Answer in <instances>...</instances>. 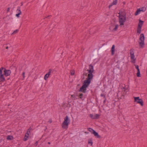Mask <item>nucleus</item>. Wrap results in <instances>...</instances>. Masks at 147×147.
Wrapping results in <instances>:
<instances>
[{
	"label": "nucleus",
	"instance_id": "nucleus-34",
	"mask_svg": "<svg viewBox=\"0 0 147 147\" xmlns=\"http://www.w3.org/2000/svg\"><path fill=\"white\" fill-rule=\"evenodd\" d=\"M31 129L32 128H31L30 127V128L28 129V132H29V133H30V131Z\"/></svg>",
	"mask_w": 147,
	"mask_h": 147
},
{
	"label": "nucleus",
	"instance_id": "nucleus-23",
	"mask_svg": "<svg viewBox=\"0 0 147 147\" xmlns=\"http://www.w3.org/2000/svg\"><path fill=\"white\" fill-rule=\"evenodd\" d=\"M49 75H48L47 74H46L44 77V79L45 80H46L47 78L49 77Z\"/></svg>",
	"mask_w": 147,
	"mask_h": 147
},
{
	"label": "nucleus",
	"instance_id": "nucleus-42",
	"mask_svg": "<svg viewBox=\"0 0 147 147\" xmlns=\"http://www.w3.org/2000/svg\"><path fill=\"white\" fill-rule=\"evenodd\" d=\"M24 74H25V73H24V72H23V73H22V75H23V77H24Z\"/></svg>",
	"mask_w": 147,
	"mask_h": 147
},
{
	"label": "nucleus",
	"instance_id": "nucleus-2",
	"mask_svg": "<svg viewBox=\"0 0 147 147\" xmlns=\"http://www.w3.org/2000/svg\"><path fill=\"white\" fill-rule=\"evenodd\" d=\"M69 123L70 120L68 116H66L64 118V121L62 123V125L63 128L67 129L68 128V125Z\"/></svg>",
	"mask_w": 147,
	"mask_h": 147
},
{
	"label": "nucleus",
	"instance_id": "nucleus-31",
	"mask_svg": "<svg viewBox=\"0 0 147 147\" xmlns=\"http://www.w3.org/2000/svg\"><path fill=\"white\" fill-rule=\"evenodd\" d=\"M126 89H127V88H126V86H125L124 87H123V88L122 90L124 92H125V90H126Z\"/></svg>",
	"mask_w": 147,
	"mask_h": 147
},
{
	"label": "nucleus",
	"instance_id": "nucleus-29",
	"mask_svg": "<svg viewBox=\"0 0 147 147\" xmlns=\"http://www.w3.org/2000/svg\"><path fill=\"white\" fill-rule=\"evenodd\" d=\"M6 45H8V46H7L6 47H5V49H8L9 48L11 47L10 45L9 44H6Z\"/></svg>",
	"mask_w": 147,
	"mask_h": 147
},
{
	"label": "nucleus",
	"instance_id": "nucleus-19",
	"mask_svg": "<svg viewBox=\"0 0 147 147\" xmlns=\"http://www.w3.org/2000/svg\"><path fill=\"white\" fill-rule=\"evenodd\" d=\"M115 45H113L111 49V54L112 55H113L114 54V52L115 51Z\"/></svg>",
	"mask_w": 147,
	"mask_h": 147
},
{
	"label": "nucleus",
	"instance_id": "nucleus-5",
	"mask_svg": "<svg viewBox=\"0 0 147 147\" xmlns=\"http://www.w3.org/2000/svg\"><path fill=\"white\" fill-rule=\"evenodd\" d=\"M87 71H88L89 74H88V76L93 77V74L92 73L94 71L93 66L92 64H90L89 65V69L87 70Z\"/></svg>",
	"mask_w": 147,
	"mask_h": 147
},
{
	"label": "nucleus",
	"instance_id": "nucleus-28",
	"mask_svg": "<svg viewBox=\"0 0 147 147\" xmlns=\"http://www.w3.org/2000/svg\"><path fill=\"white\" fill-rule=\"evenodd\" d=\"M102 97L103 98V99L104 100V103L105 100H106V99L105 97V96L104 95H102Z\"/></svg>",
	"mask_w": 147,
	"mask_h": 147
},
{
	"label": "nucleus",
	"instance_id": "nucleus-11",
	"mask_svg": "<svg viewBox=\"0 0 147 147\" xmlns=\"http://www.w3.org/2000/svg\"><path fill=\"white\" fill-rule=\"evenodd\" d=\"M87 88V87L83 85L80 88L79 91L85 93L86 92Z\"/></svg>",
	"mask_w": 147,
	"mask_h": 147
},
{
	"label": "nucleus",
	"instance_id": "nucleus-18",
	"mask_svg": "<svg viewBox=\"0 0 147 147\" xmlns=\"http://www.w3.org/2000/svg\"><path fill=\"white\" fill-rule=\"evenodd\" d=\"M7 139L8 140H12L13 139V136L8 135L7 136Z\"/></svg>",
	"mask_w": 147,
	"mask_h": 147
},
{
	"label": "nucleus",
	"instance_id": "nucleus-49",
	"mask_svg": "<svg viewBox=\"0 0 147 147\" xmlns=\"http://www.w3.org/2000/svg\"><path fill=\"white\" fill-rule=\"evenodd\" d=\"M5 45V44H4V45H3V46H4V47Z\"/></svg>",
	"mask_w": 147,
	"mask_h": 147
},
{
	"label": "nucleus",
	"instance_id": "nucleus-14",
	"mask_svg": "<svg viewBox=\"0 0 147 147\" xmlns=\"http://www.w3.org/2000/svg\"><path fill=\"white\" fill-rule=\"evenodd\" d=\"M0 80L2 82H4L5 80L3 74H0Z\"/></svg>",
	"mask_w": 147,
	"mask_h": 147
},
{
	"label": "nucleus",
	"instance_id": "nucleus-4",
	"mask_svg": "<svg viewBox=\"0 0 147 147\" xmlns=\"http://www.w3.org/2000/svg\"><path fill=\"white\" fill-rule=\"evenodd\" d=\"M92 78L93 77L88 76L86 80L84 81L83 85L87 87L90 83L91 80Z\"/></svg>",
	"mask_w": 147,
	"mask_h": 147
},
{
	"label": "nucleus",
	"instance_id": "nucleus-32",
	"mask_svg": "<svg viewBox=\"0 0 147 147\" xmlns=\"http://www.w3.org/2000/svg\"><path fill=\"white\" fill-rule=\"evenodd\" d=\"M74 74V71H71V76L73 75Z\"/></svg>",
	"mask_w": 147,
	"mask_h": 147
},
{
	"label": "nucleus",
	"instance_id": "nucleus-45",
	"mask_svg": "<svg viewBox=\"0 0 147 147\" xmlns=\"http://www.w3.org/2000/svg\"><path fill=\"white\" fill-rule=\"evenodd\" d=\"M48 144H50V142H48Z\"/></svg>",
	"mask_w": 147,
	"mask_h": 147
},
{
	"label": "nucleus",
	"instance_id": "nucleus-17",
	"mask_svg": "<svg viewBox=\"0 0 147 147\" xmlns=\"http://www.w3.org/2000/svg\"><path fill=\"white\" fill-rule=\"evenodd\" d=\"M144 22L140 20H139V22L138 24V27L141 28L142 26L143 25Z\"/></svg>",
	"mask_w": 147,
	"mask_h": 147
},
{
	"label": "nucleus",
	"instance_id": "nucleus-37",
	"mask_svg": "<svg viewBox=\"0 0 147 147\" xmlns=\"http://www.w3.org/2000/svg\"><path fill=\"white\" fill-rule=\"evenodd\" d=\"M10 9V7H8V8L7 9V13L9 11Z\"/></svg>",
	"mask_w": 147,
	"mask_h": 147
},
{
	"label": "nucleus",
	"instance_id": "nucleus-25",
	"mask_svg": "<svg viewBox=\"0 0 147 147\" xmlns=\"http://www.w3.org/2000/svg\"><path fill=\"white\" fill-rule=\"evenodd\" d=\"M88 143L89 144H90L91 146H92L93 144L92 140L91 139L89 140L88 141Z\"/></svg>",
	"mask_w": 147,
	"mask_h": 147
},
{
	"label": "nucleus",
	"instance_id": "nucleus-41",
	"mask_svg": "<svg viewBox=\"0 0 147 147\" xmlns=\"http://www.w3.org/2000/svg\"><path fill=\"white\" fill-rule=\"evenodd\" d=\"M4 69L5 68L3 67H2L1 68H0V69H1L2 70L3 69Z\"/></svg>",
	"mask_w": 147,
	"mask_h": 147
},
{
	"label": "nucleus",
	"instance_id": "nucleus-20",
	"mask_svg": "<svg viewBox=\"0 0 147 147\" xmlns=\"http://www.w3.org/2000/svg\"><path fill=\"white\" fill-rule=\"evenodd\" d=\"M78 96L82 100H84V97L83 96V95L82 93H80L78 95Z\"/></svg>",
	"mask_w": 147,
	"mask_h": 147
},
{
	"label": "nucleus",
	"instance_id": "nucleus-7",
	"mask_svg": "<svg viewBox=\"0 0 147 147\" xmlns=\"http://www.w3.org/2000/svg\"><path fill=\"white\" fill-rule=\"evenodd\" d=\"M130 55L131 58V62L133 63H135L136 59L135 58V56L134 55V52L133 49H131L130 50Z\"/></svg>",
	"mask_w": 147,
	"mask_h": 147
},
{
	"label": "nucleus",
	"instance_id": "nucleus-44",
	"mask_svg": "<svg viewBox=\"0 0 147 147\" xmlns=\"http://www.w3.org/2000/svg\"><path fill=\"white\" fill-rule=\"evenodd\" d=\"M23 5V3L22 2L21 3V6H22Z\"/></svg>",
	"mask_w": 147,
	"mask_h": 147
},
{
	"label": "nucleus",
	"instance_id": "nucleus-6",
	"mask_svg": "<svg viewBox=\"0 0 147 147\" xmlns=\"http://www.w3.org/2000/svg\"><path fill=\"white\" fill-rule=\"evenodd\" d=\"M134 102L140 104L142 106H143L144 103L142 100L139 97H134Z\"/></svg>",
	"mask_w": 147,
	"mask_h": 147
},
{
	"label": "nucleus",
	"instance_id": "nucleus-30",
	"mask_svg": "<svg viewBox=\"0 0 147 147\" xmlns=\"http://www.w3.org/2000/svg\"><path fill=\"white\" fill-rule=\"evenodd\" d=\"M52 70V69H49V72H48V73H47L48 75H50V74H51V71Z\"/></svg>",
	"mask_w": 147,
	"mask_h": 147
},
{
	"label": "nucleus",
	"instance_id": "nucleus-39",
	"mask_svg": "<svg viewBox=\"0 0 147 147\" xmlns=\"http://www.w3.org/2000/svg\"><path fill=\"white\" fill-rule=\"evenodd\" d=\"M87 73H86L85 72H84L83 73V75H85V76H87Z\"/></svg>",
	"mask_w": 147,
	"mask_h": 147
},
{
	"label": "nucleus",
	"instance_id": "nucleus-15",
	"mask_svg": "<svg viewBox=\"0 0 147 147\" xmlns=\"http://www.w3.org/2000/svg\"><path fill=\"white\" fill-rule=\"evenodd\" d=\"M117 3V0H115L113 2L111 3V4H110L109 6V7L110 8L113 5H116Z\"/></svg>",
	"mask_w": 147,
	"mask_h": 147
},
{
	"label": "nucleus",
	"instance_id": "nucleus-13",
	"mask_svg": "<svg viewBox=\"0 0 147 147\" xmlns=\"http://www.w3.org/2000/svg\"><path fill=\"white\" fill-rule=\"evenodd\" d=\"M134 66H135L137 70V73L136 74L137 76L138 77H141L140 74V69L139 68V66L138 65L134 64Z\"/></svg>",
	"mask_w": 147,
	"mask_h": 147
},
{
	"label": "nucleus",
	"instance_id": "nucleus-35",
	"mask_svg": "<svg viewBox=\"0 0 147 147\" xmlns=\"http://www.w3.org/2000/svg\"><path fill=\"white\" fill-rule=\"evenodd\" d=\"M28 140V138L25 137H24V139H23L24 141H26V140Z\"/></svg>",
	"mask_w": 147,
	"mask_h": 147
},
{
	"label": "nucleus",
	"instance_id": "nucleus-36",
	"mask_svg": "<svg viewBox=\"0 0 147 147\" xmlns=\"http://www.w3.org/2000/svg\"><path fill=\"white\" fill-rule=\"evenodd\" d=\"M51 16V15L48 16L47 17H46L45 18H44V19H45V18H48V19H49L50 18V17Z\"/></svg>",
	"mask_w": 147,
	"mask_h": 147
},
{
	"label": "nucleus",
	"instance_id": "nucleus-26",
	"mask_svg": "<svg viewBox=\"0 0 147 147\" xmlns=\"http://www.w3.org/2000/svg\"><path fill=\"white\" fill-rule=\"evenodd\" d=\"M119 26L118 25H115V28L113 29V30L114 31H116L118 28Z\"/></svg>",
	"mask_w": 147,
	"mask_h": 147
},
{
	"label": "nucleus",
	"instance_id": "nucleus-40",
	"mask_svg": "<svg viewBox=\"0 0 147 147\" xmlns=\"http://www.w3.org/2000/svg\"><path fill=\"white\" fill-rule=\"evenodd\" d=\"M0 74H2V70L0 69Z\"/></svg>",
	"mask_w": 147,
	"mask_h": 147
},
{
	"label": "nucleus",
	"instance_id": "nucleus-27",
	"mask_svg": "<svg viewBox=\"0 0 147 147\" xmlns=\"http://www.w3.org/2000/svg\"><path fill=\"white\" fill-rule=\"evenodd\" d=\"M18 31L19 30L18 29L16 30L13 32L11 34H16L18 32Z\"/></svg>",
	"mask_w": 147,
	"mask_h": 147
},
{
	"label": "nucleus",
	"instance_id": "nucleus-46",
	"mask_svg": "<svg viewBox=\"0 0 147 147\" xmlns=\"http://www.w3.org/2000/svg\"><path fill=\"white\" fill-rule=\"evenodd\" d=\"M104 147H107V146L106 145H105L104 146Z\"/></svg>",
	"mask_w": 147,
	"mask_h": 147
},
{
	"label": "nucleus",
	"instance_id": "nucleus-10",
	"mask_svg": "<svg viewBox=\"0 0 147 147\" xmlns=\"http://www.w3.org/2000/svg\"><path fill=\"white\" fill-rule=\"evenodd\" d=\"M3 71L4 75L6 76H9L11 73L10 70H7L5 68Z\"/></svg>",
	"mask_w": 147,
	"mask_h": 147
},
{
	"label": "nucleus",
	"instance_id": "nucleus-16",
	"mask_svg": "<svg viewBox=\"0 0 147 147\" xmlns=\"http://www.w3.org/2000/svg\"><path fill=\"white\" fill-rule=\"evenodd\" d=\"M93 134L94 136L97 138H100V136L99 135L98 133L96 132L95 131H94V132L92 134Z\"/></svg>",
	"mask_w": 147,
	"mask_h": 147
},
{
	"label": "nucleus",
	"instance_id": "nucleus-3",
	"mask_svg": "<svg viewBox=\"0 0 147 147\" xmlns=\"http://www.w3.org/2000/svg\"><path fill=\"white\" fill-rule=\"evenodd\" d=\"M140 41L139 42V46L140 47L143 48L144 45V36L143 34H142L140 35L139 38Z\"/></svg>",
	"mask_w": 147,
	"mask_h": 147
},
{
	"label": "nucleus",
	"instance_id": "nucleus-8",
	"mask_svg": "<svg viewBox=\"0 0 147 147\" xmlns=\"http://www.w3.org/2000/svg\"><path fill=\"white\" fill-rule=\"evenodd\" d=\"M146 9V7L144 6L142 7L141 8L138 9L135 14V15L136 16L138 15L139 14V13L140 11H142L143 12L145 11Z\"/></svg>",
	"mask_w": 147,
	"mask_h": 147
},
{
	"label": "nucleus",
	"instance_id": "nucleus-38",
	"mask_svg": "<svg viewBox=\"0 0 147 147\" xmlns=\"http://www.w3.org/2000/svg\"><path fill=\"white\" fill-rule=\"evenodd\" d=\"M48 122H49L50 123H51L52 122V120L51 119H49Z\"/></svg>",
	"mask_w": 147,
	"mask_h": 147
},
{
	"label": "nucleus",
	"instance_id": "nucleus-22",
	"mask_svg": "<svg viewBox=\"0 0 147 147\" xmlns=\"http://www.w3.org/2000/svg\"><path fill=\"white\" fill-rule=\"evenodd\" d=\"M94 29H92L90 30V33L91 34H93L96 32V31H94Z\"/></svg>",
	"mask_w": 147,
	"mask_h": 147
},
{
	"label": "nucleus",
	"instance_id": "nucleus-21",
	"mask_svg": "<svg viewBox=\"0 0 147 147\" xmlns=\"http://www.w3.org/2000/svg\"><path fill=\"white\" fill-rule=\"evenodd\" d=\"M88 130L92 134L94 132V131H95L92 128H91L90 127L88 128Z\"/></svg>",
	"mask_w": 147,
	"mask_h": 147
},
{
	"label": "nucleus",
	"instance_id": "nucleus-1",
	"mask_svg": "<svg viewBox=\"0 0 147 147\" xmlns=\"http://www.w3.org/2000/svg\"><path fill=\"white\" fill-rule=\"evenodd\" d=\"M118 14L119 22V26L122 27L124 25L126 20V13L125 10L124 9H121L119 10Z\"/></svg>",
	"mask_w": 147,
	"mask_h": 147
},
{
	"label": "nucleus",
	"instance_id": "nucleus-47",
	"mask_svg": "<svg viewBox=\"0 0 147 147\" xmlns=\"http://www.w3.org/2000/svg\"><path fill=\"white\" fill-rule=\"evenodd\" d=\"M28 132H28V131H27V133H26V134H29Z\"/></svg>",
	"mask_w": 147,
	"mask_h": 147
},
{
	"label": "nucleus",
	"instance_id": "nucleus-33",
	"mask_svg": "<svg viewBox=\"0 0 147 147\" xmlns=\"http://www.w3.org/2000/svg\"><path fill=\"white\" fill-rule=\"evenodd\" d=\"M29 135V134H26L25 135L24 137H25L28 138Z\"/></svg>",
	"mask_w": 147,
	"mask_h": 147
},
{
	"label": "nucleus",
	"instance_id": "nucleus-9",
	"mask_svg": "<svg viewBox=\"0 0 147 147\" xmlns=\"http://www.w3.org/2000/svg\"><path fill=\"white\" fill-rule=\"evenodd\" d=\"M100 116V115L98 114H90L89 115V117L92 119H98Z\"/></svg>",
	"mask_w": 147,
	"mask_h": 147
},
{
	"label": "nucleus",
	"instance_id": "nucleus-48",
	"mask_svg": "<svg viewBox=\"0 0 147 147\" xmlns=\"http://www.w3.org/2000/svg\"><path fill=\"white\" fill-rule=\"evenodd\" d=\"M123 3L124 4H125V2H123Z\"/></svg>",
	"mask_w": 147,
	"mask_h": 147
},
{
	"label": "nucleus",
	"instance_id": "nucleus-50",
	"mask_svg": "<svg viewBox=\"0 0 147 147\" xmlns=\"http://www.w3.org/2000/svg\"><path fill=\"white\" fill-rule=\"evenodd\" d=\"M9 78H8V79H7V80H9Z\"/></svg>",
	"mask_w": 147,
	"mask_h": 147
},
{
	"label": "nucleus",
	"instance_id": "nucleus-24",
	"mask_svg": "<svg viewBox=\"0 0 147 147\" xmlns=\"http://www.w3.org/2000/svg\"><path fill=\"white\" fill-rule=\"evenodd\" d=\"M141 28L138 27L137 30V33H138L139 34L141 32Z\"/></svg>",
	"mask_w": 147,
	"mask_h": 147
},
{
	"label": "nucleus",
	"instance_id": "nucleus-43",
	"mask_svg": "<svg viewBox=\"0 0 147 147\" xmlns=\"http://www.w3.org/2000/svg\"><path fill=\"white\" fill-rule=\"evenodd\" d=\"M71 96L73 97H74L75 95H72Z\"/></svg>",
	"mask_w": 147,
	"mask_h": 147
},
{
	"label": "nucleus",
	"instance_id": "nucleus-12",
	"mask_svg": "<svg viewBox=\"0 0 147 147\" xmlns=\"http://www.w3.org/2000/svg\"><path fill=\"white\" fill-rule=\"evenodd\" d=\"M16 11L18 12V13L16 14V16L18 18H19L20 17V15L22 14V12L20 10V7H18Z\"/></svg>",
	"mask_w": 147,
	"mask_h": 147
}]
</instances>
